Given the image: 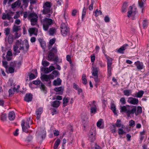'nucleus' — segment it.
<instances>
[{"mask_svg": "<svg viewBox=\"0 0 149 149\" xmlns=\"http://www.w3.org/2000/svg\"><path fill=\"white\" fill-rule=\"evenodd\" d=\"M21 3L19 1H17L12 4V8H14L17 6L19 7L21 5Z\"/></svg>", "mask_w": 149, "mask_h": 149, "instance_id": "24", "label": "nucleus"}, {"mask_svg": "<svg viewBox=\"0 0 149 149\" xmlns=\"http://www.w3.org/2000/svg\"><path fill=\"white\" fill-rule=\"evenodd\" d=\"M102 14V13L101 11L100 10L98 11L97 9L95 12V15L96 17H97L100 15H101Z\"/></svg>", "mask_w": 149, "mask_h": 149, "instance_id": "51", "label": "nucleus"}, {"mask_svg": "<svg viewBox=\"0 0 149 149\" xmlns=\"http://www.w3.org/2000/svg\"><path fill=\"white\" fill-rule=\"evenodd\" d=\"M61 142V140L59 139H57L54 145V148L56 149L58 147Z\"/></svg>", "mask_w": 149, "mask_h": 149, "instance_id": "32", "label": "nucleus"}, {"mask_svg": "<svg viewBox=\"0 0 149 149\" xmlns=\"http://www.w3.org/2000/svg\"><path fill=\"white\" fill-rule=\"evenodd\" d=\"M118 133L119 135H123V134H126L125 132L123 131L122 128H119L118 129Z\"/></svg>", "mask_w": 149, "mask_h": 149, "instance_id": "50", "label": "nucleus"}, {"mask_svg": "<svg viewBox=\"0 0 149 149\" xmlns=\"http://www.w3.org/2000/svg\"><path fill=\"white\" fill-rule=\"evenodd\" d=\"M1 120L3 121H4L6 120V114L5 113L2 114L0 116Z\"/></svg>", "mask_w": 149, "mask_h": 149, "instance_id": "44", "label": "nucleus"}, {"mask_svg": "<svg viewBox=\"0 0 149 149\" xmlns=\"http://www.w3.org/2000/svg\"><path fill=\"white\" fill-rule=\"evenodd\" d=\"M32 121L30 118L28 119L26 121L23 120L22 121L21 126L23 131L27 132H28V128L30 127L29 124L31 123Z\"/></svg>", "mask_w": 149, "mask_h": 149, "instance_id": "3", "label": "nucleus"}, {"mask_svg": "<svg viewBox=\"0 0 149 149\" xmlns=\"http://www.w3.org/2000/svg\"><path fill=\"white\" fill-rule=\"evenodd\" d=\"M107 67L108 68H112L111 65H112V60L111 58H110V59H107Z\"/></svg>", "mask_w": 149, "mask_h": 149, "instance_id": "49", "label": "nucleus"}, {"mask_svg": "<svg viewBox=\"0 0 149 149\" xmlns=\"http://www.w3.org/2000/svg\"><path fill=\"white\" fill-rule=\"evenodd\" d=\"M15 87L10 88L9 90V95L10 96H12L14 93L15 91Z\"/></svg>", "mask_w": 149, "mask_h": 149, "instance_id": "38", "label": "nucleus"}, {"mask_svg": "<svg viewBox=\"0 0 149 149\" xmlns=\"http://www.w3.org/2000/svg\"><path fill=\"white\" fill-rule=\"evenodd\" d=\"M60 102L57 100H55L53 102L52 105L55 107H58L60 105Z\"/></svg>", "mask_w": 149, "mask_h": 149, "instance_id": "33", "label": "nucleus"}, {"mask_svg": "<svg viewBox=\"0 0 149 149\" xmlns=\"http://www.w3.org/2000/svg\"><path fill=\"white\" fill-rule=\"evenodd\" d=\"M41 80L43 81H45L48 82L49 85H50L51 83V80L54 79V77L52 74L47 75L45 74H41L40 77Z\"/></svg>", "mask_w": 149, "mask_h": 149, "instance_id": "5", "label": "nucleus"}, {"mask_svg": "<svg viewBox=\"0 0 149 149\" xmlns=\"http://www.w3.org/2000/svg\"><path fill=\"white\" fill-rule=\"evenodd\" d=\"M57 51V47L56 46H54L50 50L49 52L53 53L54 54H56Z\"/></svg>", "mask_w": 149, "mask_h": 149, "instance_id": "36", "label": "nucleus"}, {"mask_svg": "<svg viewBox=\"0 0 149 149\" xmlns=\"http://www.w3.org/2000/svg\"><path fill=\"white\" fill-rule=\"evenodd\" d=\"M61 33L63 36H66L69 34V28L65 23L61 24Z\"/></svg>", "mask_w": 149, "mask_h": 149, "instance_id": "7", "label": "nucleus"}, {"mask_svg": "<svg viewBox=\"0 0 149 149\" xmlns=\"http://www.w3.org/2000/svg\"><path fill=\"white\" fill-rule=\"evenodd\" d=\"M41 42V43L40 44L41 46L43 49H45L46 46V43L45 41Z\"/></svg>", "mask_w": 149, "mask_h": 149, "instance_id": "60", "label": "nucleus"}, {"mask_svg": "<svg viewBox=\"0 0 149 149\" xmlns=\"http://www.w3.org/2000/svg\"><path fill=\"white\" fill-rule=\"evenodd\" d=\"M11 13H8L7 14H6L5 13H3V14L2 16V19L5 20L6 19H7L8 20L10 21H12V22H13V19L11 17V16L12 15H11Z\"/></svg>", "mask_w": 149, "mask_h": 149, "instance_id": "12", "label": "nucleus"}, {"mask_svg": "<svg viewBox=\"0 0 149 149\" xmlns=\"http://www.w3.org/2000/svg\"><path fill=\"white\" fill-rule=\"evenodd\" d=\"M144 93V92L143 91H141L135 94L133 96L137 97H141L143 96Z\"/></svg>", "mask_w": 149, "mask_h": 149, "instance_id": "25", "label": "nucleus"}, {"mask_svg": "<svg viewBox=\"0 0 149 149\" xmlns=\"http://www.w3.org/2000/svg\"><path fill=\"white\" fill-rule=\"evenodd\" d=\"M59 72L57 70H54L53 71L52 73L50 74H52V75L54 77V79L55 77H57L58 75L59 74Z\"/></svg>", "mask_w": 149, "mask_h": 149, "instance_id": "48", "label": "nucleus"}, {"mask_svg": "<svg viewBox=\"0 0 149 149\" xmlns=\"http://www.w3.org/2000/svg\"><path fill=\"white\" fill-rule=\"evenodd\" d=\"M86 8L84 7L83 9V12H82V18L83 19L84 18L85 15H86Z\"/></svg>", "mask_w": 149, "mask_h": 149, "instance_id": "54", "label": "nucleus"}, {"mask_svg": "<svg viewBox=\"0 0 149 149\" xmlns=\"http://www.w3.org/2000/svg\"><path fill=\"white\" fill-rule=\"evenodd\" d=\"M111 110H112V111H113V113H114V114L115 115L117 114V113L116 112V107H115L114 104L113 103H112L111 104Z\"/></svg>", "mask_w": 149, "mask_h": 149, "instance_id": "41", "label": "nucleus"}, {"mask_svg": "<svg viewBox=\"0 0 149 149\" xmlns=\"http://www.w3.org/2000/svg\"><path fill=\"white\" fill-rule=\"evenodd\" d=\"M42 111L43 109L41 107L38 108L36 111V114L38 120H39L40 118V115L42 113Z\"/></svg>", "mask_w": 149, "mask_h": 149, "instance_id": "15", "label": "nucleus"}, {"mask_svg": "<svg viewBox=\"0 0 149 149\" xmlns=\"http://www.w3.org/2000/svg\"><path fill=\"white\" fill-rule=\"evenodd\" d=\"M66 60L69 61L70 63L72 64V62L70 56L69 55H67L66 56Z\"/></svg>", "mask_w": 149, "mask_h": 149, "instance_id": "57", "label": "nucleus"}, {"mask_svg": "<svg viewBox=\"0 0 149 149\" xmlns=\"http://www.w3.org/2000/svg\"><path fill=\"white\" fill-rule=\"evenodd\" d=\"M132 109L131 110H130L129 109L128 111H127V116H130V115L131 114H134L136 113V107L132 106Z\"/></svg>", "mask_w": 149, "mask_h": 149, "instance_id": "18", "label": "nucleus"}, {"mask_svg": "<svg viewBox=\"0 0 149 149\" xmlns=\"http://www.w3.org/2000/svg\"><path fill=\"white\" fill-rule=\"evenodd\" d=\"M5 34L6 35H8L10 32V29L9 28H7L5 29Z\"/></svg>", "mask_w": 149, "mask_h": 149, "instance_id": "63", "label": "nucleus"}, {"mask_svg": "<svg viewBox=\"0 0 149 149\" xmlns=\"http://www.w3.org/2000/svg\"><path fill=\"white\" fill-rule=\"evenodd\" d=\"M120 111L121 112H126L127 113V111H128L129 109L127 108L126 106H120Z\"/></svg>", "mask_w": 149, "mask_h": 149, "instance_id": "28", "label": "nucleus"}, {"mask_svg": "<svg viewBox=\"0 0 149 149\" xmlns=\"http://www.w3.org/2000/svg\"><path fill=\"white\" fill-rule=\"evenodd\" d=\"M21 44V42L19 40L17 41L15 44L13 46V49L14 51L16 53H19L20 51L19 50H18L19 45Z\"/></svg>", "mask_w": 149, "mask_h": 149, "instance_id": "13", "label": "nucleus"}, {"mask_svg": "<svg viewBox=\"0 0 149 149\" xmlns=\"http://www.w3.org/2000/svg\"><path fill=\"white\" fill-rule=\"evenodd\" d=\"M135 64L138 70H141L143 68V65L142 63L138 61L135 63Z\"/></svg>", "mask_w": 149, "mask_h": 149, "instance_id": "23", "label": "nucleus"}, {"mask_svg": "<svg viewBox=\"0 0 149 149\" xmlns=\"http://www.w3.org/2000/svg\"><path fill=\"white\" fill-rule=\"evenodd\" d=\"M38 133H40V135L41 136L42 138H43V136H45V132L44 130H43L41 132H39V130H38Z\"/></svg>", "mask_w": 149, "mask_h": 149, "instance_id": "53", "label": "nucleus"}, {"mask_svg": "<svg viewBox=\"0 0 149 149\" xmlns=\"http://www.w3.org/2000/svg\"><path fill=\"white\" fill-rule=\"evenodd\" d=\"M52 6V4L50 2H47L44 3L43 8V10L42 11V13L44 15L48 14V16H47L48 17H49L51 14H49L50 13L51 9V7Z\"/></svg>", "mask_w": 149, "mask_h": 149, "instance_id": "2", "label": "nucleus"}, {"mask_svg": "<svg viewBox=\"0 0 149 149\" xmlns=\"http://www.w3.org/2000/svg\"><path fill=\"white\" fill-rule=\"evenodd\" d=\"M36 29V28H32L29 29L28 31L31 36L34 33Z\"/></svg>", "mask_w": 149, "mask_h": 149, "instance_id": "43", "label": "nucleus"}, {"mask_svg": "<svg viewBox=\"0 0 149 149\" xmlns=\"http://www.w3.org/2000/svg\"><path fill=\"white\" fill-rule=\"evenodd\" d=\"M95 2V0H91V3L88 7V9L90 10H92L93 9V5Z\"/></svg>", "mask_w": 149, "mask_h": 149, "instance_id": "46", "label": "nucleus"}, {"mask_svg": "<svg viewBox=\"0 0 149 149\" xmlns=\"http://www.w3.org/2000/svg\"><path fill=\"white\" fill-rule=\"evenodd\" d=\"M40 89L44 93H46V88L45 85L42 84L40 87Z\"/></svg>", "mask_w": 149, "mask_h": 149, "instance_id": "47", "label": "nucleus"}, {"mask_svg": "<svg viewBox=\"0 0 149 149\" xmlns=\"http://www.w3.org/2000/svg\"><path fill=\"white\" fill-rule=\"evenodd\" d=\"M127 3L125 2L124 3L122 8V12L123 13H125L126 11L127 8Z\"/></svg>", "mask_w": 149, "mask_h": 149, "instance_id": "31", "label": "nucleus"}, {"mask_svg": "<svg viewBox=\"0 0 149 149\" xmlns=\"http://www.w3.org/2000/svg\"><path fill=\"white\" fill-rule=\"evenodd\" d=\"M130 10L128 12L127 16L129 18L132 16L134 17L137 12L136 11H133L132 6H130Z\"/></svg>", "mask_w": 149, "mask_h": 149, "instance_id": "14", "label": "nucleus"}, {"mask_svg": "<svg viewBox=\"0 0 149 149\" xmlns=\"http://www.w3.org/2000/svg\"><path fill=\"white\" fill-rule=\"evenodd\" d=\"M128 46V45L127 44L124 45L118 49L117 52L120 53H123V51L126 49V47Z\"/></svg>", "mask_w": 149, "mask_h": 149, "instance_id": "20", "label": "nucleus"}, {"mask_svg": "<svg viewBox=\"0 0 149 149\" xmlns=\"http://www.w3.org/2000/svg\"><path fill=\"white\" fill-rule=\"evenodd\" d=\"M56 29L54 27L50 28L48 31L49 35L51 36H54L55 34H56Z\"/></svg>", "mask_w": 149, "mask_h": 149, "instance_id": "17", "label": "nucleus"}, {"mask_svg": "<svg viewBox=\"0 0 149 149\" xmlns=\"http://www.w3.org/2000/svg\"><path fill=\"white\" fill-rule=\"evenodd\" d=\"M43 66L44 67H46L48 66L49 64V63L47 61H42V63Z\"/></svg>", "mask_w": 149, "mask_h": 149, "instance_id": "52", "label": "nucleus"}, {"mask_svg": "<svg viewBox=\"0 0 149 149\" xmlns=\"http://www.w3.org/2000/svg\"><path fill=\"white\" fill-rule=\"evenodd\" d=\"M28 18L30 19L31 25L34 26L37 21L38 17L35 13H31L28 16Z\"/></svg>", "mask_w": 149, "mask_h": 149, "instance_id": "6", "label": "nucleus"}, {"mask_svg": "<svg viewBox=\"0 0 149 149\" xmlns=\"http://www.w3.org/2000/svg\"><path fill=\"white\" fill-rule=\"evenodd\" d=\"M15 32L16 33L15 34V38H18L21 36V33H18L17 32Z\"/></svg>", "mask_w": 149, "mask_h": 149, "instance_id": "61", "label": "nucleus"}, {"mask_svg": "<svg viewBox=\"0 0 149 149\" xmlns=\"http://www.w3.org/2000/svg\"><path fill=\"white\" fill-rule=\"evenodd\" d=\"M8 41L10 44H11L13 42V38L12 35H10L8 37Z\"/></svg>", "mask_w": 149, "mask_h": 149, "instance_id": "45", "label": "nucleus"}, {"mask_svg": "<svg viewBox=\"0 0 149 149\" xmlns=\"http://www.w3.org/2000/svg\"><path fill=\"white\" fill-rule=\"evenodd\" d=\"M32 95L30 94H26L24 98V100L26 102H29L32 100Z\"/></svg>", "mask_w": 149, "mask_h": 149, "instance_id": "19", "label": "nucleus"}, {"mask_svg": "<svg viewBox=\"0 0 149 149\" xmlns=\"http://www.w3.org/2000/svg\"><path fill=\"white\" fill-rule=\"evenodd\" d=\"M21 42V44L19 45V49L23 51V52L25 53L28 51L29 48V45L28 42L26 40L25 43L24 44L23 42Z\"/></svg>", "mask_w": 149, "mask_h": 149, "instance_id": "8", "label": "nucleus"}, {"mask_svg": "<svg viewBox=\"0 0 149 149\" xmlns=\"http://www.w3.org/2000/svg\"><path fill=\"white\" fill-rule=\"evenodd\" d=\"M116 125L118 127H121L123 128L124 127V125L121 124V120L119 119L117 120L116 123Z\"/></svg>", "mask_w": 149, "mask_h": 149, "instance_id": "30", "label": "nucleus"}, {"mask_svg": "<svg viewBox=\"0 0 149 149\" xmlns=\"http://www.w3.org/2000/svg\"><path fill=\"white\" fill-rule=\"evenodd\" d=\"M54 53L49 52L48 56V60L49 61H52L57 62L58 58L57 57L54 58Z\"/></svg>", "mask_w": 149, "mask_h": 149, "instance_id": "11", "label": "nucleus"}, {"mask_svg": "<svg viewBox=\"0 0 149 149\" xmlns=\"http://www.w3.org/2000/svg\"><path fill=\"white\" fill-rule=\"evenodd\" d=\"M129 125L133 127L135 125V122L132 120H131L129 122Z\"/></svg>", "mask_w": 149, "mask_h": 149, "instance_id": "59", "label": "nucleus"}, {"mask_svg": "<svg viewBox=\"0 0 149 149\" xmlns=\"http://www.w3.org/2000/svg\"><path fill=\"white\" fill-rule=\"evenodd\" d=\"M81 118L82 123H83L85 124L88 123V116L86 114H82L81 115Z\"/></svg>", "mask_w": 149, "mask_h": 149, "instance_id": "16", "label": "nucleus"}, {"mask_svg": "<svg viewBox=\"0 0 149 149\" xmlns=\"http://www.w3.org/2000/svg\"><path fill=\"white\" fill-rule=\"evenodd\" d=\"M138 3L139 6L141 8H144V2L142 1H139Z\"/></svg>", "mask_w": 149, "mask_h": 149, "instance_id": "56", "label": "nucleus"}, {"mask_svg": "<svg viewBox=\"0 0 149 149\" xmlns=\"http://www.w3.org/2000/svg\"><path fill=\"white\" fill-rule=\"evenodd\" d=\"M123 92L125 95L127 96H128L131 94L132 91L130 90H126L124 91Z\"/></svg>", "mask_w": 149, "mask_h": 149, "instance_id": "39", "label": "nucleus"}, {"mask_svg": "<svg viewBox=\"0 0 149 149\" xmlns=\"http://www.w3.org/2000/svg\"><path fill=\"white\" fill-rule=\"evenodd\" d=\"M61 80L59 78H57L54 81L53 85L54 86H59L61 85Z\"/></svg>", "mask_w": 149, "mask_h": 149, "instance_id": "21", "label": "nucleus"}, {"mask_svg": "<svg viewBox=\"0 0 149 149\" xmlns=\"http://www.w3.org/2000/svg\"><path fill=\"white\" fill-rule=\"evenodd\" d=\"M44 71L46 74H47L50 72L49 68H44Z\"/></svg>", "mask_w": 149, "mask_h": 149, "instance_id": "64", "label": "nucleus"}, {"mask_svg": "<svg viewBox=\"0 0 149 149\" xmlns=\"http://www.w3.org/2000/svg\"><path fill=\"white\" fill-rule=\"evenodd\" d=\"M96 129L95 127H92L88 134V139L91 142H94L96 139Z\"/></svg>", "mask_w": 149, "mask_h": 149, "instance_id": "4", "label": "nucleus"}, {"mask_svg": "<svg viewBox=\"0 0 149 149\" xmlns=\"http://www.w3.org/2000/svg\"><path fill=\"white\" fill-rule=\"evenodd\" d=\"M97 104L95 101L93 102L90 104L91 107V114L93 113L94 114L97 111Z\"/></svg>", "mask_w": 149, "mask_h": 149, "instance_id": "9", "label": "nucleus"}, {"mask_svg": "<svg viewBox=\"0 0 149 149\" xmlns=\"http://www.w3.org/2000/svg\"><path fill=\"white\" fill-rule=\"evenodd\" d=\"M11 66L15 67L16 66H17L18 67H19L21 65V62H19L17 63L15 62L12 63L11 64Z\"/></svg>", "mask_w": 149, "mask_h": 149, "instance_id": "42", "label": "nucleus"}, {"mask_svg": "<svg viewBox=\"0 0 149 149\" xmlns=\"http://www.w3.org/2000/svg\"><path fill=\"white\" fill-rule=\"evenodd\" d=\"M54 90L56 92H59V94H61L63 91V88L62 87L60 86L59 87L55 88H54Z\"/></svg>", "mask_w": 149, "mask_h": 149, "instance_id": "26", "label": "nucleus"}, {"mask_svg": "<svg viewBox=\"0 0 149 149\" xmlns=\"http://www.w3.org/2000/svg\"><path fill=\"white\" fill-rule=\"evenodd\" d=\"M43 25V29L45 31H47L49 27L53 24L52 19L47 18H45L41 21Z\"/></svg>", "mask_w": 149, "mask_h": 149, "instance_id": "1", "label": "nucleus"}, {"mask_svg": "<svg viewBox=\"0 0 149 149\" xmlns=\"http://www.w3.org/2000/svg\"><path fill=\"white\" fill-rule=\"evenodd\" d=\"M8 118L10 120H13L15 118V115L13 111H11L9 113Z\"/></svg>", "mask_w": 149, "mask_h": 149, "instance_id": "22", "label": "nucleus"}, {"mask_svg": "<svg viewBox=\"0 0 149 149\" xmlns=\"http://www.w3.org/2000/svg\"><path fill=\"white\" fill-rule=\"evenodd\" d=\"M70 99L68 97H65L63 100V106L65 107L67 105V103L68 102Z\"/></svg>", "mask_w": 149, "mask_h": 149, "instance_id": "35", "label": "nucleus"}, {"mask_svg": "<svg viewBox=\"0 0 149 149\" xmlns=\"http://www.w3.org/2000/svg\"><path fill=\"white\" fill-rule=\"evenodd\" d=\"M142 112V108L141 107H138L136 113H141Z\"/></svg>", "mask_w": 149, "mask_h": 149, "instance_id": "58", "label": "nucleus"}, {"mask_svg": "<svg viewBox=\"0 0 149 149\" xmlns=\"http://www.w3.org/2000/svg\"><path fill=\"white\" fill-rule=\"evenodd\" d=\"M103 123V120L102 119H100L97 123V127L100 128H103V127H100L102 125V124Z\"/></svg>", "mask_w": 149, "mask_h": 149, "instance_id": "40", "label": "nucleus"}, {"mask_svg": "<svg viewBox=\"0 0 149 149\" xmlns=\"http://www.w3.org/2000/svg\"><path fill=\"white\" fill-rule=\"evenodd\" d=\"M82 83L84 84H86L87 83V81L86 79V76L85 74H83L82 77Z\"/></svg>", "mask_w": 149, "mask_h": 149, "instance_id": "37", "label": "nucleus"}, {"mask_svg": "<svg viewBox=\"0 0 149 149\" xmlns=\"http://www.w3.org/2000/svg\"><path fill=\"white\" fill-rule=\"evenodd\" d=\"M127 101L128 102L134 105L137 104L139 102L138 99L133 97H129Z\"/></svg>", "mask_w": 149, "mask_h": 149, "instance_id": "10", "label": "nucleus"}, {"mask_svg": "<svg viewBox=\"0 0 149 149\" xmlns=\"http://www.w3.org/2000/svg\"><path fill=\"white\" fill-rule=\"evenodd\" d=\"M2 63L3 65L6 68V69L7 70L8 69V62L6 61H3Z\"/></svg>", "mask_w": 149, "mask_h": 149, "instance_id": "55", "label": "nucleus"}, {"mask_svg": "<svg viewBox=\"0 0 149 149\" xmlns=\"http://www.w3.org/2000/svg\"><path fill=\"white\" fill-rule=\"evenodd\" d=\"M55 42V39H51L49 42V45L48 46V49L49 50L52 47V46L54 44Z\"/></svg>", "mask_w": 149, "mask_h": 149, "instance_id": "34", "label": "nucleus"}, {"mask_svg": "<svg viewBox=\"0 0 149 149\" xmlns=\"http://www.w3.org/2000/svg\"><path fill=\"white\" fill-rule=\"evenodd\" d=\"M21 29L20 26H18L15 25H14L13 28V32H17L21 30Z\"/></svg>", "mask_w": 149, "mask_h": 149, "instance_id": "27", "label": "nucleus"}, {"mask_svg": "<svg viewBox=\"0 0 149 149\" xmlns=\"http://www.w3.org/2000/svg\"><path fill=\"white\" fill-rule=\"evenodd\" d=\"M98 69L97 68H93L92 70V75L94 76H98Z\"/></svg>", "mask_w": 149, "mask_h": 149, "instance_id": "29", "label": "nucleus"}, {"mask_svg": "<svg viewBox=\"0 0 149 149\" xmlns=\"http://www.w3.org/2000/svg\"><path fill=\"white\" fill-rule=\"evenodd\" d=\"M120 101L122 104H126L125 100L124 97L121 98Z\"/></svg>", "mask_w": 149, "mask_h": 149, "instance_id": "62", "label": "nucleus"}]
</instances>
